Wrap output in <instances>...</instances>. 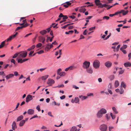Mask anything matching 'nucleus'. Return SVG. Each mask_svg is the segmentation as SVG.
Instances as JSON below:
<instances>
[{
    "label": "nucleus",
    "instance_id": "2eb2a0df",
    "mask_svg": "<svg viewBox=\"0 0 131 131\" xmlns=\"http://www.w3.org/2000/svg\"><path fill=\"white\" fill-rule=\"evenodd\" d=\"M27 113L31 115L34 113V111L33 109H29L28 110Z\"/></svg>",
    "mask_w": 131,
    "mask_h": 131
},
{
    "label": "nucleus",
    "instance_id": "9b49d317",
    "mask_svg": "<svg viewBox=\"0 0 131 131\" xmlns=\"http://www.w3.org/2000/svg\"><path fill=\"white\" fill-rule=\"evenodd\" d=\"M32 99V96L30 95H28L27 96L26 98V102H28Z\"/></svg>",
    "mask_w": 131,
    "mask_h": 131
},
{
    "label": "nucleus",
    "instance_id": "5fc2aeb1",
    "mask_svg": "<svg viewBox=\"0 0 131 131\" xmlns=\"http://www.w3.org/2000/svg\"><path fill=\"white\" fill-rule=\"evenodd\" d=\"M11 62L12 63H13L14 64L15 63L16 61L14 59H12L11 61Z\"/></svg>",
    "mask_w": 131,
    "mask_h": 131
},
{
    "label": "nucleus",
    "instance_id": "49530a36",
    "mask_svg": "<svg viewBox=\"0 0 131 131\" xmlns=\"http://www.w3.org/2000/svg\"><path fill=\"white\" fill-rule=\"evenodd\" d=\"M36 108L37 110H38V111L39 112L41 110L40 108V106L39 105H38L37 106Z\"/></svg>",
    "mask_w": 131,
    "mask_h": 131
},
{
    "label": "nucleus",
    "instance_id": "0eeeda50",
    "mask_svg": "<svg viewBox=\"0 0 131 131\" xmlns=\"http://www.w3.org/2000/svg\"><path fill=\"white\" fill-rule=\"evenodd\" d=\"M39 41L42 43H45V38L42 36H40L38 37Z\"/></svg>",
    "mask_w": 131,
    "mask_h": 131
},
{
    "label": "nucleus",
    "instance_id": "a18cd8bd",
    "mask_svg": "<svg viewBox=\"0 0 131 131\" xmlns=\"http://www.w3.org/2000/svg\"><path fill=\"white\" fill-rule=\"evenodd\" d=\"M18 62L22 63L23 62V60L21 59H19L18 60Z\"/></svg>",
    "mask_w": 131,
    "mask_h": 131
},
{
    "label": "nucleus",
    "instance_id": "dca6fc26",
    "mask_svg": "<svg viewBox=\"0 0 131 131\" xmlns=\"http://www.w3.org/2000/svg\"><path fill=\"white\" fill-rule=\"evenodd\" d=\"M71 4V3H70L69 2H67L64 4L63 6L66 8H67L68 6L70 5Z\"/></svg>",
    "mask_w": 131,
    "mask_h": 131
},
{
    "label": "nucleus",
    "instance_id": "338daca9",
    "mask_svg": "<svg viewBox=\"0 0 131 131\" xmlns=\"http://www.w3.org/2000/svg\"><path fill=\"white\" fill-rule=\"evenodd\" d=\"M60 99L61 100H63L65 98V96L64 95H63L60 97Z\"/></svg>",
    "mask_w": 131,
    "mask_h": 131
},
{
    "label": "nucleus",
    "instance_id": "a211bd4d",
    "mask_svg": "<svg viewBox=\"0 0 131 131\" xmlns=\"http://www.w3.org/2000/svg\"><path fill=\"white\" fill-rule=\"evenodd\" d=\"M86 69V72L88 73L92 74L93 72L92 69L90 68H88Z\"/></svg>",
    "mask_w": 131,
    "mask_h": 131
},
{
    "label": "nucleus",
    "instance_id": "3c124183",
    "mask_svg": "<svg viewBox=\"0 0 131 131\" xmlns=\"http://www.w3.org/2000/svg\"><path fill=\"white\" fill-rule=\"evenodd\" d=\"M61 71V69H59L57 71V74L58 75L59 74V73H60V71Z\"/></svg>",
    "mask_w": 131,
    "mask_h": 131
},
{
    "label": "nucleus",
    "instance_id": "c85d7f7f",
    "mask_svg": "<svg viewBox=\"0 0 131 131\" xmlns=\"http://www.w3.org/2000/svg\"><path fill=\"white\" fill-rule=\"evenodd\" d=\"M48 77V75H47L41 77V79L42 80H46Z\"/></svg>",
    "mask_w": 131,
    "mask_h": 131
},
{
    "label": "nucleus",
    "instance_id": "052dcab7",
    "mask_svg": "<svg viewBox=\"0 0 131 131\" xmlns=\"http://www.w3.org/2000/svg\"><path fill=\"white\" fill-rule=\"evenodd\" d=\"M120 50L122 51L124 54H126L127 53L126 50H125L123 49V50Z\"/></svg>",
    "mask_w": 131,
    "mask_h": 131
},
{
    "label": "nucleus",
    "instance_id": "a19ab883",
    "mask_svg": "<svg viewBox=\"0 0 131 131\" xmlns=\"http://www.w3.org/2000/svg\"><path fill=\"white\" fill-rule=\"evenodd\" d=\"M42 45V44L41 43H39L37 44L36 46V47L37 48H39L41 47Z\"/></svg>",
    "mask_w": 131,
    "mask_h": 131
},
{
    "label": "nucleus",
    "instance_id": "4468645a",
    "mask_svg": "<svg viewBox=\"0 0 131 131\" xmlns=\"http://www.w3.org/2000/svg\"><path fill=\"white\" fill-rule=\"evenodd\" d=\"M14 77V74L12 73H10L6 76L5 77L7 80H8L10 78H13Z\"/></svg>",
    "mask_w": 131,
    "mask_h": 131
},
{
    "label": "nucleus",
    "instance_id": "69168bd1",
    "mask_svg": "<svg viewBox=\"0 0 131 131\" xmlns=\"http://www.w3.org/2000/svg\"><path fill=\"white\" fill-rule=\"evenodd\" d=\"M46 69V68H41L39 69V70L41 71L42 72Z\"/></svg>",
    "mask_w": 131,
    "mask_h": 131
},
{
    "label": "nucleus",
    "instance_id": "09e8293b",
    "mask_svg": "<svg viewBox=\"0 0 131 131\" xmlns=\"http://www.w3.org/2000/svg\"><path fill=\"white\" fill-rule=\"evenodd\" d=\"M109 18L110 17L108 16H105L103 17V19H105L106 20H108V19H109Z\"/></svg>",
    "mask_w": 131,
    "mask_h": 131
},
{
    "label": "nucleus",
    "instance_id": "ea45409f",
    "mask_svg": "<svg viewBox=\"0 0 131 131\" xmlns=\"http://www.w3.org/2000/svg\"><path fill=\"white\" fill-rule=\"evenodd\" d=\"M127 47V45H124L122 47L120 48V50L124 49L126 48Z\"/></svg>",
    "mask_w": 131,
    "mask_h": 131
},
{
    "label": "nucleus",
    "instance_id": "72a5a7b5",
    "mask_svg": "<svg viewBox=\"0 0 131 131\" xmlns=\"http://www.w3.org/2000/svg\"><path fill=\"white\" fill-rule=\"evenodd\" d=\"M74 101L75 103H77L79 102V100L78 97H76L74 99Z\"/></svg>",
    "mask_w": 131,
    "mask_h": 131
},
{
    "label": "nucleus",
    "instance_id": "4be33fe9",
    "mask_svg": "<svg viewBox=\"0 0 131 131\" xmlns=\"http://www.w3.org/2000/svg\"><path fill=\"white\" fill-rule=\"evenodd\" d=\"M86 10V9L85 8H83L82 7H81L79 9V11L80 12H82L83 13H84Z\"/></svg>",
    "mask_w": 131,
    "mask_h": 131
},
{
    "label": "nucleus",
    "instance_id": "f704fd0d",
    "mask_svg": "<svg viewBox=\"0 0 131 131\" xmlns=\"http://www.w3.org/2000/svg\"><path fill=\"white\" fill-rule=\"evenodd\" d=\"M70 70H72L76 68V67L74 66H71L69 67Z\"/></svg>",
    "mask_w": 131,
    "mask_h": 131
},
{
    "label": "nucleus",
    "instance_id": "e433bc0d",
    "mask_svg": "<svg viewBox=\"0 0 131 131\" xmlns=\"http://www.w3.org/2000/svg\"><path fill=\"white\" fill-rule=\"evenodd\" d=\"M65 73L64 72H62L60 73L58 75H59L60 76H63L65 75Z\"/></svg>",
    "mask_w": 131,
    "mask_h": 131
},
{
    "label": "nucleus",
    "instance_id": "2f4dec72",
    "mask_svg": "<svg viewBox=\"0 0 131 131\" xmlns=\"http://www.w3.org/2000/svg\"><path fill=\"white\" fill-rule=\"evenodd\" d=\"M77 130V128L76 127L73 126L72 127L70 130V131H76Z\"/></svg>",
    "mask_w": 131,
    "mask_h": 131
},
{
    "label": "nucleus",
    "instance_id": "58836bf2",
    "mask_svg": "<svg viewBox=\"0 0 131 131\" xmlns=\"http://www.w3.org/2000/svg\"><path fill=\"white\" fill-rule=\"evenodd\" d=\"M53 103H54V105H57L58 106H59L60 105V103H57L55 101L52 102V104Z\"/></svg>",
    "mask_w": 131,
    "mask_h": 131
},
{
    "label": "nucleus",
    "instance_id": "774afa93",
    "mask_svg": "<svg viewBox=\"0 0 131 131\" xmlns=\"http://www.w3.org/2000/svg\"><path fill=\"white\" fill-rule=\"evenodd\" d=\"M35 45H32L31 47H30V48H31V50H32L34 49L35 48Z\"/></svg>",
    "mask_w": 131,
    "mask_h": 131
},
{
    "label": "nucleus",
    "instance_id": "c756f323",
    "mask_svg": "<svg viewBox=\"0 0 131 131\" xmlns=\"http://www.w3.org/2000/svg\"><path fill=\"white\" fill-rule=\"evenodd\" d=\"M112 109L114 111V113L115 114H116L118 113V112L117 111L116 109V108L115 107H113L112 108Z\"/></svg>",
    "mask_w": 131,
    "mask_h": 131
},
{
    "label": "nucleus",
    "instance_id": "7ed1b4c3",
    "mask_svg": "<svg viewBox=\"0 0 131 131\" xmlns=\"http://www.w3.org/2000/svg\"><path fill=\"white\" fill-rule=\"evenodd\" d=\"M90 63L89 62L85 61L83 63V67L84 69H87L89 67Z\"/></svg>",
    "mask_w": 131,
    "mask_h": 131
},
{
    "label": "nucleus",
    "instance_id": "f8f14e48",
    "mask_svg": "<svg viewBox=\"0 0 131 131\" xmlns=\"http://www.w3.org/2000/svg\"><path fill=\"white\" fill-rule=\"evenodd\" d=\"M12 128L13 130H15V129L17 128V126L16 124L15 121H14L12 124Z\"/></svg>",
    "mask_w": 131,
    "mask_h": 131
},
{
    "label": "nucleus",
    "instance_id": "393cba45",
    "mask_svg": "<svg viewBox=\"0 0 131 131\" xmlns=\"http://www.w3.org/2000/svg\"><path fill=\"white\" fill-rule=\"evenodd\" d=\"M119 83L117 80L115 81L114 83V86L115 88L117 87L119 85Z\"/></svg>",
    "mask_w": 131,
    "mask_h": 131
},
{
    "label": "nucleus",
    "instance_id": "39448f33",
    "mask_svg": "<svg viewBox=\"0 0 131 131\" xmlns=\"http://www.w3.org/2000/svg\"><path fill=\"white\" fill-rule=\"evenodd\" d=\"M100 129L102 131H106L107 129V126L103 124L100 126Z\"/></svg>",
    "mask_w": 131,
    "mask_h": 131
},
{
    "label": "nucleus",
    "instance_id": "5701e85b",
    "mask_svg": "<svg viewBox=\"0 0 131 131\" xmlns=\"http://www.w3.org/2000/svg\"><path fill=\"white\" fill-rule=\"evenodd\" d=\"M102 115L103 114L99 111L97 114V117L98 118H100L102 116Z\"/></svg>",
    "mask_w": 131,
    "mask_h": 131
},
{
    "label": "nucleus",
    "instance_id": "f03ea898",
    "mask_svg": "<svg viewBox=\"0 0 131 131\" xmlns=\"http://www.w3.org/2000/svg\"><path fill=\"white\" fill-rule=\"evenodd\" d=\"M93 66L95 69L98 68L100 66L99 61L97 60H95L93 63Z\"/></svg>",
    "mask_w": 131,
    "mask_h": 131
},
{
    "label": "nucleus",
    "instance_id": "680f3d73",
    "mask_svg": "<svg viewBox=\"0 0 131 131\" xmlns=\"http://www.w3.org/2000/svg\"><path fill=\"white\" fill-rule=\"evenodd\" d=\"M34 52V51H30L29 53V56H32L31 55Z\"/></svg>",
    "mask_w": 131,
    "mask_h": 131
},
{
    "label": "nucleus",
    "instance_id": "13d9d810",
    "mask_svg": "<svg viewBox=\"0 0 131 131\" xmlns=\"http://www.w3.org/2000/svg\"><path fill=\"white\" fill-rule=\"evenodd\" d=\"M63 17V19L66 20V19H67L68 18V17L66 15H64V16Z\"/></svg>",
    "mask_w": 131,
    "mask_h": 131
},
{
    "label": "nucleus",
    "instance_id": "0e129e2a",
    "mask_svg": "<svg viewBox=\"0 0 131 131\" xmlns=\"http://www.w3.org/2000/svg\"><path fill=\"white\" fill-rule=\"evenodd\" d=\"M73 88L75 89H79V87L75 85H73L72 86Z\"/></svg>",
    "mask_w": 131,
    "mask_h": 131
},
{
    "label": "nucleus",
    "instance_id": "8fccbe9b",
    "mask_svg": "<svg viewBox=\"0 0 131 131\" xmlns=\"http://www.w3.org/2000/svg\"><path fill=\"white\" fill-rule=\"evenodd\" d=\"M119 92L121 94H123L124 92V90L122 88H121V90Z\"/></svg>",
    "mask_w": 131,
    "mask_h": 131
},
{
    "label": "nucleus",
    "instance_id": "423d86ee",
    "mask_svg": "<svg viewBox=\"0 0 131 131\" xmlns=\"http://www.w3.org/2000/svg\"><path fill=\"white\" fill-rule=\"evenodd\" d=\"M53 47V45L52 44H50L49 45V43L47 44L46 45V47L45 48V50L47 51H48L51 48H52Z\"/></svg>",
    "mask_w": 131,
    "mask_h": 131
},
{
    "label": "nucleus",
    "instance_id": "bf43d9fd",
    "mask_svg": "<svg viewBox=\"0 0 131 131\" xmlns=\"http://www.w3.org/2000/svg\"><path fill=\"white\" fill-rule=\"evenodd\" d=\"M48 115L52 117L53 115L51 114V112H48Z\"/></svg>",
    "mask_w": 131,
    "mask_h": 131
},
{
    "label": "nucleus",
    "instance_id": "e2e57ef3",
    "mask_svg": "<svg viewBox=\"0 0 131 131\" xmlns=\"http://www.w3.org/2000/svg\"><path fill=\"white\" fill-rule=\"evenodd\" d=\"M23 78H25V77L22 74H21L19 78V79L20 80Z\"/></svg>",
    "mask_w": 131,
    "mask_h": 131
},
{
    "label": "nucleus",
    "instance_id": "20e7f679",
    "mask_svg": "<svg viewBox=\"0 0 131 131\" xmlns=\"http://www.w3.org/2000/svg\"><path fill=\"white\" fill-rule=\"evenodd\" d=\"M19 53V58L20 57L23 58H25L26 57L27 55V52L26 51H25V52H20Z\"/></svg>",
    "mask_w": 131,
    "mask_h": 131
},
{
    "label": "nucleus",
    "instance_id": "1a4fd4ad",
    "mask_svg": "<svg viewBox=\"0 0 131 131\" xmlns=\"http://www.w3.org/2000/svg\"><path fill=\"white\" fill-rule=\"evenodd\" d=\"M29 25L27 23H26L25 24V25H23V26H18L17 27V28L15 30V31H16L20 29H22L23 28H25Z\"/></svg>",
    "mask_w": 131,
    "mask_h": 131
},
{
    "label": "nucleus",
    "instance_id": "bb28decb",
    "mask_svg": "<svg viewBox=\"0 0 131 131\" xmlns=\"http://www.w3.org/2000/svg\"><path fill=\"white\" fill-rule=\"evenodd\" d=\"M40 33L42 35H43L46 34L47 33V31L45 30H43L40 31Z\"/></svg>",
    "mask_w": 131,
    "mask_h": 131
},
{
    "label": "nucleus",
    "instance_id": "de8ad7c7",
    "mask_svg": "<svg viewBox=\"0 0 131 131\" xmlns=\"http://www.w3.org/2000/svg\"><path fill=\"white\" fill-rule=\"evenodd\" d=\"M111 33H110V34L107 36L104 39V40H106V39H108L111 36Z\"/></svg>",
    "mask_w": 131,
    "mask_h": 131
},
{
    "label": "nucleus",
    "instance_id": "79ce46f5",
    "mask_svg": "<svg viewBox=\"0 0 131 131\" xmlns=\"http://www.w3.org/2000/svg\"><path fill=\"white\" fill-rule=\"evenodd\" d=\"M19 54V53H15L13 56L12 58H15L17 57V56H18V55Z\"/></svg>",
    "mask_w": 131,
    "mask_h": 131
},
{
    "label": "nucleus",
    "instance_id": "f257e3e1",
    "mask_svg": "<svg viewBox=\"0 0 131 131\" xmlns=\"http://www.w3.org/2000/svg\"><path fill=\"white\" fill-rule=\"evenodd\" d=\"M128 12V10H126L125 11L124 10H122L120 11H118L115 12L114 14V15H117L118 14H122L124 16L126 15Z\"/></svg>",
    "mask_w": 131,
    "mask_h": 131
},
{
    "label": "nucleus",
    "instance_id": "864d4df0",
    "mask_svg": "<svg viewBox=\"0 0 131 131\" xmlns=\"http://www.w3.org/2000/svg\"><path fill=\"white\" fill-rule=\"evenodd\" d=\"M95 27L94 26L90 28H89V30L90 31H91L93 30H94L95 29Z\"/></svg>",
    "mask_w": 131,
    "mask_h": 131
},
{
    "label": "nucleus",
    "instance_id": "4d7b16f0",
    "mask_svg": "<svg viewBox=\"0 0 131 131\" xmlns=\"http://www.w3.org/2000/svg\"><path fill=\"white\" fill-rule=\"evenodd\" d=\"M120 45H118L117 47L116 48V50L117 51H118L119 50V48L120 47Z\"/></svg>",
    "mask_w": 131,
    "mask_h": 131
},
{
    "label": "nucleus",
    "instance_id": "412c9836",
    "mask_svg": "<svg viewBox=\"0 0 131 131\" xmlns=\"http://www.w3.org/2000/svg\"><path fill=\"white\" fill-rule=\"evenodd\" d=\"M25 121L24 120H22L20 121L19 124V126L20 127L23 126L24 124L25 123Z\"/></svg>",
    "mask_w": 131,
    "mask_h": 131
},
{
    "label": "nucleus",
    "instance_id": "6ab92c4d",
    "mask_svg": "<svg viewBox=\"0 0 131 131\" xmlns=\"http://www.w3.org/2000/svg\"><path fill=\"white\" fill-rule=\"evenodd\" d=\"M102 114H105L106 113L107 111L106 109L104 108H101L100 110L99 111Z\"/></svg>",
    "mask_w": 131,
    "mask_h": 131
},
{
    "label": "nucleus",
    "instance_id": "a878e982",
    "mask_svg": "<svg viewBox=\"0 0 131 131\" xmlns=\"http://www.w3.org/2000/svg\"><path fill=\"white\" fill-rule=\"evenodd\" d=\"M79 97L80 98H81L82 100H83L87 99L88 97L87 96L81 95L79 96Z\"/></svg>",
    "mask_w": 131,
    "mask_h": 131
},
{
    "label": "nucleus",
    "instance_id": "f3484780",
    "mask_svg": "<svg viewBox=\"0 0 131 131\" xmlns=\"http://www.w3.org/2000/svg\"><path fill=\"white\" fill-rule=\"evenodd\" d=\"M100 5L98 7V8H103L104 7H106L108 6V5L106 4H102L101 3H100Z\"/></svg>",
    "mask_w": 131,
    "mask_h": 131
},
{
    "label": "nucleus",
    "instance_id": "c9c22d12",
    "mask_svg": "<svg viewBox=\"0 0 131 131\" xmlns=\"http://www.w3.org/2000/svg\"><path fill=\"white\" fill-rule=\"evenodd\" d=\"M73 32L74 31L73 30H70L68 32H65V33L66 34H71L73 33Z\"/></svg>",
    "mask_w": 131,
    "mask_h": 131
},
{
    "label": "nucleus",
    "instance_id": "6e6552de",
    "mask_svg": "<svg viewBox=\"0 0 131 131\" xmlns=\"http://www.w3.org/2000/svg\"><path fill=\"white\" fill-rule=\"evenodd\" d=\"M18 33L17 32L15 34L11 36L8 38L6 40V41L7 42L11 41L13 38H15L16 37V35Z\"/></svg>",
    "mask_w": 131,
    "mask_h": 131
},
{
    "label": "nucleus",
    "instance_id": "6e6d98bb",
    "mask_svg": "<svg viewBox=\"0 0 131 131\" xmlns=\"http://www.w3.org/2000/svg\"><path fill=\"white\" fill-rule=\"evenodd\" d=\"M73 28V26H70L69 27L68 29H72Z\"/></svg>",
    "mask_w": 131,
    "mask_h": 131
},
{
    "label": "nucleus",
    "instance_id": "aec40b11",
    "mask_svg": "<svg viewBox=\"0 0 131 131\" xmlns=\"http://www.w3.org/2000/svg\"><path fill=\"white\" fill-rule=\"evenodd\" d=\"M124 65L126 67H130L131 66V63L130 62H128L124 63Z\"/></svg>",
    "mask_w": 131,
    "mask_h": 131
},
{
    "label": "nucleus",
    "instance_id": "603ef678",
    "mask_svg": "<svg viewBox=\"0 0 131 131\" xmlns=\"http://www.w3.org/2000/svg\"><path fill=\"white\" fill-rule=\"evenodd\" d=\"M14 75H15V76H17L18 75V72L17 71H15L14 72Z\"/></svg>",
    "mask_w": 131,
    "mask_h": 131
},
{
    "label": "nucleus",
    "instance_id": "473e14b6",
    "mask_svg": "<svg viewBox=\"0 0 131 131\" xmlns=\"http://www.w3.org/2000/svg\"><path fill=\"white\" fill-rule=\"evenodd\" d=\"M100 1L99 0H95V1L94 2L96 5L97 6H99V5H100L99 4H100V3H101L100 2Z\"/></svg>",
    "mask_w": 131,
    "mask_h": 131
},
{
    "label": "nucleus",
    "instance_id": "ddd939ff",
    "mask_svg": "<svg viewBox=\"0 0 131 131\" xmlns=\"http://www.w3.org/2000/svg\"><path fill=\"white\" fill-rule=\"evenodd\" d=\"M105 66L107 68H109L112 65V63L110 61H107L105 63Z\"/></svg>",
    "mask_w": 131,
    "mask_h": 131
},
{
    "label": "nucleus",
    "instance_id": "7c9ffc66",
    "mask_svg": "<svg viewBox=\"0 0 131 131\" xmlns=\"http://www.w3.org/2000/svg\"><path fill=\"white\" fill-rule=\"evenodd\" d=\"M6 41V40H5V41L2 42L1 43V44L0 45V48H2L4 46L5 44V42Z\"/></svg>",
    "mask_w": 131,
    "mask_h": 131
},
{
    "label": "nucleus",
    "instance_id": "37998d69",
    "mask_svg": "<svg viewBox=\"0 0 131 131\" xmlns=\"http://www.w3.org/2000/svg\"><path fill=\"white\" fill-rule=\"evenodd\" d=\"M44 52V51L43 50H41L37 52H36L37 53H38L39 54H41L43 53Z\"/></svg>",
    "mask_w": 131,
    "mask_h": 131
},
{
    "label": "nucleus",
    "instance_id": "cd10ccee",
    "mask_svg": "<svg viewBox=\"0 0 131 131\" xmlns=\"http://www.w3.org/2000/svg\"><path fill=\"white\" fill-rule=\"evenodd\" d=\"M121 87H123L124 88H125L126 87V85L125 82H122L121 84Z\"/></svg>",
    "mask_w": 131,
    "mask_h": 131
},
{
    "label": "nucleus",
    "instance_id": "b1692460",
    "mask_svg": "<svg viewBox=\"0 0 131 131\" xmlns=\"http://www.w3.org/2000/svg\"><path fill=\"white\" fill-rule=\"evenodd\" d=\"M23 118V115H20L18 117L17 119V121L18 122L21 121Z\"/></svg>",
    "mask_w": 131,
    "mask_h": 131
},
{
    "label": "nucleus",
    "instance_id": "9d476101",
    "mask_svg": "<svg viewBox=\"0 0 131 131\" xmlns=\"http://www.w3.org/2000/svg\"><path fill=\"white\" fill-rule=\"evenodd\" d=\"M54 81L51 79H49L47 82V84L50 86L54 84Z\"/></svg>",
    "mask_w": 131,
    "mask_h": 131
},
{
    "label": "nucleus",
    "instance_id": "c03bdc74",
    "mask_svg": "<svg viewBox=\"0 0 131 131\" xmlns=\"http://www.w3.org/2000/svg\"><path fill=\"white\" fill-rule=\"evenodd\" d=\"M110 115L111 116V117H112V118L113 119H114L115 117V115H113V114L112 113H110Z\"/></svg>",
    "mask_w": 131,
    "mask_h": 131
},
{
    "label": "nucleus",
    "instance_id": "4c0bfd02",
    "mask_svg": "<svg viewBox=\"0 0 131 131\" xmlns=\"http://www.w3.org/2000/svg\"><path fill=\"white\" fill-rule=\"evenodd\" d=\"M114 78V76L113 75H110L109 77V78L111 80H113Z\"/></svg>",
    "mask_w": 131,
    "mask_h": 131
}]
</instances>
